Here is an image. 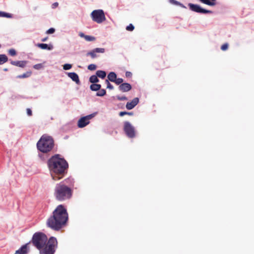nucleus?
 <instances>
[{"label": "nucleus", "instance_id": "nucleus-1", "mask_svg": "<svg viewBox=\"0 0 254 254\" xmlns=\"http://www.w3.org/2000/svg\"><path fill=\"white\" fill-rule=\"evenodd\" d=\"M30 243L39 251L40 254H54L58 244L56 238L51 237L48 239L47 235L41 232L35 233Z\"/></svg>", "mask_w": 254, "mask_h": 254}, {"label": "nucleus", "instance_id": "nucleus-2", "mask_svg": "<svg viewBox=\"0 0 254 254\" xmlns=\"http://www.w3.org/2000/svg\"><path fill=\"white\" fill-rule=\"evenodd\" d=\"M48 166L53 180L62 179L66 173L68 164L66 161L59 154L52 156L48 161Z\"/></svg>", "mask_w": 254, "mask_h": 254}, {"label": "nucleus", "instance_id": "nucleus-3", "mask_svg": "<svg viewBox=\"0 0 254 254\" xmlns=\"http://www.w3.org/2000/svg\"><path fill=\"white\" fill-rule=\"evenodd\" d=\"M68 219V213L64 205H59L46 222L47 226L54 231H59L64 227Z\"/></svg>", "mask_w": 254, "mask_h": 254}, {"label": "nucleus", "instance_id": "nucleus-4", "mask_svg": "<svg viewBox=\"0 0 254 254\" xmlns=\"http://www.w3.org/2000/svg\"><path fill=\"white\" fill-rule=\"evenodd\" d=\"M72 191L71 188L65 185L63 182L57 184L54 190V196L59 201H63L70 198Z\"/></svg>", "mask_w": 254, "mask_h": 254}, {"label": "nucleus", "instance_id": "nucleus-5", "mask_svg": "<svg viewBox=\"0 0 254 254\" xmlns=\"http://www.w3.org/2000/svg\"><path fill=\"white\" fill-rule=\"evenodd\" d=\"M54 147L53 138L47 134H43L37 143L38 150L44 153L50 152Z\"/></svg>", "mask_w": 254, "mask_h": 254}, {"label": "nucleus", "instance_id": "nucleus-6", "mask_svg": "<svg viewBox=\"0 0 254 254\" xmlns=\"http://www.w3.org/2000/svg\"><path fill=\"white\" fill-rule=\"evenodd\" d=\"M91 17L93 21L97 23H101L106 20L104 12L102 9L93 10L91 13Z\"/></svg>", "mask_w": 254, "mask_h": 254}, {"label": "nucleus", "instance_id": "nucleus-7", "mask_svg": "<svg viewBox=\"0 0 254 254\" xmlns=\"http://www.w3.org/2000/svg\"><path fill=\"white\" fill-rule=\"evenodd\" d=\"M124 130L126 135L129 138H133L135 136L134 127L128 122H125L124 125Z\"/></svg>", "mask_w": 254, "mask_h": 254}, {"label": "nucleus", "instance_id": "nucleus-8", "mask_svg": "<svg viewBox=\"0 0 254 254\" xmlns=\"http://www.w3.org/2000/svg\"><path fill=\"white\" fill-rule=\"evenodd\" d=\"M105 52V49L104 48H96L88 52L86 54V56L87 57H90L92 59H95L99 57V54L104 53Z\"/></svg>", "mask_w": 254, "mask_h": 254}, {"label": "nucleus", "instance_id": "nucleus-9", "mask_svg": "<svg viewBox=\"0 0 254 254\" xmlns=\"http://www.w3.org/2000/svg\"><path fill=\"white\" fill-rule=\"evenodd\" d=\"M189 6L190 9L193 11L200 13H212V11L201 8L199 5L193 3H189Z\"/></svg>", "mask_w": 254, "mask_h": 254}, {"label": "nucleus", "instance_id": "nucleus-10", "mask_svg": "<svg viewBox=\"0 0 254 254\" xmlns=\"http://www.w3.org/2000/svg\"><path fill=\"white\" fill-rule=\"evenodd\" d=\"M94 117L93 114H91L81 118L78 121L77 126L80 128L85 127L89 124V120Z\"/></svg>", "mask_w": 254, "mask_h": 254}, {"label": "nucleus", "instance_id": "nucleus-11", "mask_svg": "<svg viewBox=\"0 0 254 254\" xmlns=\"http://www.w3.org/2000/svg\"><path fill=\"white\" fill-rule=\"evenodd\" d=\"M139 102L138 98H134L131 102H128L126 104V108L128 110L133 109Z\"/></svg>", "mask_w": 254, "mask_h": 254}, {"label": "nucleus", "instance_id": "nucleus-12", "mask_svg": "<svg viewBox=\"0 0 254 254\" xmlns=\"http://www.w3.org/2000/svg\"><path fill=\"white\" fill-rule=\"evenodd\" d=\"M29 243H27L22 246L19 250H17L15 254H27L28 253V245Z\"/></svg>", "mask_w": 254, "mask_h": 254}, {"label": "nucleus", "instance_id": "nucleus-13", "mask_svg": "<svg viewBox=\"0 0 254 254\" xmlns=\"http://www.w3.org/2000/svg\"><path fill=\"white\" fill-rule=\"evenodd\" d=\"M119 88L121 91L125 92L129 91L131 89V86L129 83H123L119 86Z\"/></svg>", "mask_w": 254, "mask_h": 254}, {"label": "nucleus", "instance_id": "nucleus-14", "mask_svg": "<svg viewBox=\"0 0 254 254\" xmlns=\"http://www.w3.org/2000/svg\"><path fill=\"white\" fill-rule=\"evenodd\" d=\"M67 75L76 84H79L80 83L78 75L75 72H68Z\"/></svg>", "mask_w": 254, "mask_h": 254}, {"label": "nucleus", "instance_id": "nucleus-15", "mask_svg": "<svg viewBox=\"0 0 254 254\" xmlns=\"http://www.w3.org/2000/svg\"><path fill=\"white\" fill-rule=\"evenodd\" d=\"M27 63V61H13L10 62V64L13 65L19 66L20 67H24L26 66Z\"/></svg>", "mask_w": 254, "mask_h": 254}, {"label": "nucleus", "instance_id": "nucleus-16", "mask_svg": "<svg viewBox=\"0 0 254 254\" xmlns=\"http://www.w3.org/2000/svg\"><path fill=\"white\" fill-rule=\"evenodd\" d=\"M79 36L81 38H84L87 41H94L96 40L95 37L89 35H85L83 33L81 32L79 33Z\"/></svg>", "mask_w": 254, "mask_h": 254}, {"label": "nucleus", "instance_id": "nucleus-17", "mask_svg": "<svg viewBox=\"0 0 254 254\" xmlns=\"http://www.w3.org/2000/svg\"><path fill=\"white\" fill-rule=\"evenodd\" d=\"M202 3L209 6H214L216 3V0H199Z\"/></svg>", "mask_w": 254, "mask_h": 254}, {"label": "nucleus", "instance_id": "nucleus-18", "mask_svg": "<svg viewBox=\"0 0 254 254\" xmlns=\"http://www.w3.org/2000/svg\"><path fill=\"white\" fill-rule=\"evenodd\" d=\"M37 47L42 49H48L49 50H51L53 49V46L52 45H48L47 44L40 43L37 44Z\"/></svg>", "mask_w": 254, "mask_h": 254}, {"label": "nucleus", "instance_id": "nucleus-19", "mask_svg": "<svg viewBox=\"0 0 254 254\" xmlns=\"http://www.w3.org/2000/svg\"><path fill=\"white\" fill-rule=\"evenodd\" d=\"M117 75L114 72H111L108 75V79L111 82H114L116 80Z\"/></svg>", "mask_w": 254, "mask_h": 254}, {"label": "nucleus", "instance_id": "nucleus-20", "mask_svg": "<svg viewBox=\"0 0 254 254\" xmlns=\"http://www.w3.org/2000/svg\"><path fill=\"white\" fill-rule=\"evenodd\" d=\"M101 86L100 84L93 83L90 86V88L92 91H97L101 89Z\"/></svg>", "mask_w": 254, "mask_h": 254}, {"label": "nucleus", "instance_id": "nucleus-21", "mask_svg": "<svg viewBox=\"0 0 254 254\" xmlns=\"http://www.w3.org/2000/svg\"><path fill=\"white\" fill-rule=\"evenodd\" d=\"M96 74L98 77L104 79L106 76V72L103 70H97Z\"/></svg>", "mask_w": 254, "mask_h": 254}, {"label": "nucleus", "instance_id": "nucleus-22", "mask_svg": "<svg viewBox=\"0 0 254 254\" xmlns=\"http://www.w3.org/2000/svg\"><path fill=\"white\" fill-rule=\"evenodd\" d=\"M8 58L5 55L0 54V65L4 63L7 62Z\"/></svg>", "mask_w": 254, "mask_h": 254}, {"label": "nucleus", "instance_id": "nucleus-23", "mask_svg": "<svg viewBox=\"0 0 254 254\" xmlns=\"http://www.w3.org/2000/svg\"><path fill=\"white\" fill-rule=\"evenodd\" d=\"M89 81L92 83H96L99 82V79L97 75H93L89 78Z\"/></svg>", "mask_w": 254, "mask_h": 254}, {"label": "nucleus", "instance_id": "nucleus-24", "mask_svg": "<svg viewBox=\"0 0 254 254\" xmlns=\"http://www.w3.org/2000/svg\"><path fill=\"white\" fill-rule=\"evenodd\" d=\"M32 74V72L31 71H29L26 72V73H24L21 75H19L17 76V78H27L31 76Z\"/></svg>", "mask_w": 254, "mask_h": 254}, {"label": "nucleus", "instance_id": "nucleus-25", "mask_svg": "<svg viewBox=\"0 0 254 254\" xmlns=\"http://www.w3.org/2000/svg\"><path fill=\"white\" fill-rule=\"evenodd\" d=\"M0 17H4L6 18H12V15L9 13H6L3 11H0Z\"/></svg>", "mask_w": 254, "mask_h": 254}, {"label": "nucleus", "instance_id": "nucleus-26", "mask_svg": "<svg viewBox=\"0 0 254 254\" xmlns=\"http://www.w3.org/2000/svg\"><path fill=\"white\" fill-rule=\"evenodd\" d=\"M99 91L96 93L97 96H104L106 94V91L104 89H100Z\"/></svg>", "mask_w": 254, "mask_h": 254}, {"label": "nucleus", "instance_id": "nucleus-27", "mask_svg": "<svg viewBox=\"0 0 254 254\" xmlns=\"http://www.w3.org/2000/svg\"><path fill=\"white\" fill-rule=\"evenodd\" d=\"M169 1L170 3L172 4L180 5L183 7H185V6L183 4L181 3L180 2L178 1H176V0H169Z\"/></svg>", "mask_w": 254, "mask_h": 254}, {"label": "nucleus", "instance_id": "nucleus-28", "mask_svg": "<svg viewBox=\"0 0 254 254\" xmlns=\"http://www.w3.org/2000/svg\"><path fill=\"white\" fill-rule=\"evenodd\" d=\"M105 83L107 84V88L109 89L112 90L114 89L113 86L109 82V80L106 79L105 81Z\"/></svg>", "mask_w": 254, "mask_h": 254}, {"label": "nucleus", "instance_id": "nucleus-29", "mask_svg": "<svg viewBox=\"0 0 254 254\" xmlns=\"http://www.w3.org/2000/svg\"><path fill=\"white\" fill-rule=\"evenodd\" d=\"M97 66L94 64H90L88 66V69L90 70H94L96 69Z\"/></svg>", "mask_w": 254, "mask_h": 254}, {"label": "nucleus", "instance_id": "nucleus-30", "mask_svg": "<svg viewBox=\"0 0 254 254\" xmlns=\"http://www.w3.org/2000/svg\"><path fill=\"white\" fill-rule=\"evenodd\" d=\"M8 53L11 56H14L16 55V51L13 49L9 50Z\"/></svg>", "mask_w": 254, "mask_h": 254}, {"label": "nucleus", "instance_id": "nucleus-31", "mask_svg": "<svg viewBox=\"0 0 254 254\" xmlns=\"http://www.w3.org/2000/svg\"><path fill=\"white\" fill-rule=\"evenodd\" d=\"M133 115V113L132 112H121L120 113H119V115L121 117L124 116V115Z\"/></svg>", "mask_w": 254, "mask_h": 254}, {"label": "nucleus", "instance_id": "nucleus-32", "mask_svg": "<svg viewBox=\"0 0 254 254\" xmlns=\"http://www.w3.org/2000/svg\"><path fill=\"white\" fill-rule=\"evenodd\" d=\"M134 29V27L132 24H129V25L127 26L126 30L129 31H132Z\"/></svg>", "mask_w": 254, "mask_h": 254}, {"label": "nucleus", "instance_id": "nucleus-33", "mask_svg": "<svg viewBox=\"0 0 254 254\" xmlns=\"http://www.w3.org/2000/svg\"><path fill=\"white\" fill-rule=\"evenodd\" d=\"M72 67V65L70 64H66L64 65L63 68L64 70H68Z\"/></svg>", "mask_w": 254, "mask_h": 254}, {"label": "nucleus", "instance_id": "nucleus-34", "mask_svg": "<svg viewBox=\"0 0 254 254\" xmlns=\"http://www.w3.org/2000/svg\"><path fill=\"white\" fill-rule=\"evenodd\" d=\"M123 81H124V80L122 78H116V80H115V81L114 82L116 84L119 85V84H121L122 83H123Z\"/></svg>", "mask_w": 254, "mask_h": 254}, {"label": "nucleus", "instance_id": "nucleus-35", "mask_svg": "<svg viewBox=\"0 0 254 254\" xmlns=\"http://www.w3.org/2000/svg\"><path fill=\"white\" fill-rule=\"evenodd\" d=\"M228 48V44L227 43H225L223 45H222L221 47V49L222 51H226Z\"/></svg>", "mask_w": 254, "mask_h": 254}, {"label": "nucleus", "instance_id": "nucleus-36", "mask_svg": "<svg viewBox=\"0 0 254 254\" xmlns=\"http://www.w3.org/2000/svg\"><path fill=\"white\" fill-rule=\"evenodd\" d=\"M33 67L36 69H40L43 67V65L41 64H36L33 66Z\"/></svg>", "mask_w": 254, "mask_h": 254}, {"label": "nucleus", "instance_id": "nucleus-37", "mask_svg": "<svg viewBox=\"0 0 254 254\" xmlns=\"http://www.w3.org/2000/svg\"><path fill=\"white\" fill-rule=\"evenodd\" d=\"M117 98L119 101H124V100H127V98L125 96H117Z\"/></svg>", "mask_w": 254, "mask_h": 254}, {"label": "nucleus", "instance_id": "nucleus-38", "mask_svg": "<svg viewBox=\"0 0 254 254\" xmlns=\"http://www.w3.org/2000/svg\"><path fill=\"white\" fill-rule=\"evenodd\" d=\"M55 29L53 28H51L46 32L47 34H53L55 32Z\"/></svg>", "mask_w": 254, "mask_h": 254}, {"label": "nucleus", "instance_id": "nucleus-39", "mask_svg": "<svg viewBox=\"0 0 254 254\" xmlns=\"http://www.w3.org/2000/svg\"><path fill=\"white\" fill-rule=\"evenodd\" d=\"M26 111H27V114L28 116H32V112L30 109H29V108L27 109Z\"/></svg>", "mask_w": 254, "mask_h": 254}, {"label": "nucleus", "instance_id": "nucleus-40", "mask_svg": "<svg viewBox=\"0 0 254 254\" xmlns=\"http://www.w3.org/2000/svg\"><path fill=\"white\" fill-rule=\"evenodd\" d=\"M126 76L127 77H130L132 76V73L129 71H127L126 72Z\"/></svg>", "mask_w": 254, "mask_h": 254}, {"label": "nucleus", "instance_id": "nucleus-41", "mask_svg": "<svg viewBox=\"0 0 254 254\" xmlns=\"http://www.w3.org/2000/svg\"><path fill=\"white\" fill-rule=\"evenodd\" d=\"M59 5V3L58 2H54L52 5V7L53 8H55L56 7H57Z\"/></svg>", "mask_w": 254, "mask_h": 254}, {"label": "nucleus", "instance_id": "nucleus-42", "mask_svg": "<svg viewBox=\"0 0 254 254\" xmlns=\"http://www.w3.org/2000/svg\"><path fill=\"white\" fill-rule=\"evenodd\" d=\"M48 39V37L44 38L41 40L42 42H45Z\"/></svg>", "mask_w": 254, "mask_h": 254}, {"label": "nucleus", "instance_id": "nucleus-43", "mask_svg": "<svg viewBox=\"0 0 254 254\" xmlns=\"http://www.w3.org/2000/svg\"><path fill=\"white\" fill-rule=\"evenodd\" d=\"M4 71H7V68H5V69H4Z\"/></svg>", "mask_w": 254, "mask_h": 254}]
</instances>
